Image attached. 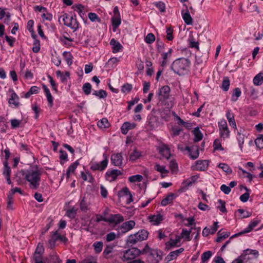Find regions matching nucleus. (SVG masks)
Here are the masks:
<instances>
[{
	"label": "nucleus",
	"mask_w": 263,
	"mask_h": 263,
	"mask_svg": "<svg viewBox=\"0 0 263 263\" xmlns=\"http://www.w3.org/2000/svg\"><path fill=\"white\" fill-rule=\"evenodd\" d=\"M190 61L186 58H179L175 60L171 65V69L178 75H184L188 72Z\"/></svg>",
	"instance_id": "f257e3e1"
},
{
	"label": "nucleus",
	"mask_w": 263,
	"mask_h": 263,
	"mask_svg": "<svg viewBox=\"0 0 263 263\" xmlns=\"http://www.w3.org/2000/svg\"><path fill=\"white\" fill-rule=\"evenodd\" d=\"M20 173H22L23 176L25 175V178L29 183V185L31 189L36 190L39 187L41 176V173L39 170L31 171L27 173L21 170Z\"/></svg>",
	"instance_id": "f03ea898"
},
{
	"label": "nucleus",
	"mask_w": 263,
	"mask_h": 263,
	"mask_svg": "<svg viewBox=\"0 0 263 263\" xmlns=\"http://www.w3.org/2000/svg\"><path fill=\"white\" fill-rule=\"evenodd\" d=\"M142 254L147 255V261L149 263H158L162 259V252L157 249H152L146 245L142 250Z\"/></svg>",
	"instance_id": "7ed1b4c3"
},
{
	"label": "nucleus",
	"mask_w": 263,
	"mask_h": 263,
	"mask_svg": "<svg viewBox=\"0 0 263 263\" xmlns=\"http://www.w3.org/2000/svg\"><path fill=\"white\" fill-rule=\"evenodd\" d=\"M148 233L145 230H141L138 232L130 235L128 237L127 242L128 244L135 245L139 241L145 240L148 237Z\"/></svg>",
	"instance_id": "20e7f679"
},
{
	"label": "nucleus",
	"mask_w": 263,
	"mask_h": 263,
	"mask_svg": "<svg viewBox=\"0 0 263 263\" xmlns=\"http://www.w3.org/2000/svg\"><path fill=\"white\" fill-rule=\"evenodd\" d=\"M140 254H142V251L137 248H132L124 252L122 259L123 260H134Z\"/></svg>",
	"instance_id": "39448f33"
},
{
	"label": "nucleus",
	"mask_w": 263,
	"mask_h": 263,
	"mask_svg": "<svg viewBox=\"0 0 263 263\" xmlns=\"http://www.w3.org/2000/svg\"><path fill=\"white\" fill-rule=\"evenodd\" d=\"M104 159L100 163H92L90 166V169L92 171H102L105 169L107 166L108 159L106 155L103 154Z\"/></svg>",
	"instance_id": "423d86ee"
},
{
	"label": "nucleus",
	"mask_w": 263,
	"mask_h": 263,
	"mask_svg": "<svg viewBox=\"0 0 263 263\" xmlns=\"http://www.w3.org/2000/svg\"><path fill=\"white\" fill-rule=\"evenodd\" d=\"M220 134L221 138H227L230 136V130L228 129L227 122L225 120H221L218 123Z\"/></svg>",
	"instance_id": "0eeeda50"
},
{
	"label": "nucleus",
	"mask_w": 263,
	"mask_h": 263,
	"mask_svg": "<svg viewBox=\"0 0 263 263\" xmlns=\"http://www.w3.org/2000/svg\"><path fill=\"white\" fill-rule=\"evenodd\" d=\"M136 223L134 220H129L123 222L121 226L118 228V231L121 233H125L133 229L135 226Z\"/></svg>",
	"instance_id": "6e6552de"
},
{
	"label": "nucleus",
	"mask_w": 263,
	"mask_h": 263,
	"mask_svg": "<svg viewBox=\"0 0 263 263\" xmlns=\"http://www.w3.org/2000/svg\"><path fill=\"white\" fill-rule=\"evenodd\" d=\"M16 193V187L12 189L7 195V209L12 210L14 209L13 204L14 203V195Z\"/></svg>",
	"instance_id": "1a4fd4ad"
},
{
	"label": "nucleus",
	"mask_w": 263,
	"mask_h": 263,
	"mask_svg": "<svg viewBox=\"0 0 263 263\" xmlns=\"http://www.w3.org/2000/svg\"><path fill=\"white\" fill-rule=\"evenodd\" d=\"M122 174V173L121 171L118 170L107 171L105 174V178L107 181L112 182L116 180L118 176L121 175Z\"/></svg>",
	"instance_id": "9d476101"
},
{
	"label": "nucleus",
	"mask_w": 263,
	"mask_h": 263,
	"mask_svg": "<svg viewBox=\"0 0 263 263\" xmlns=\"http://www.w3.org/2000/svg\"><path fill=\"white\" fill-rule=\"evenodd\" d=\"M72 16H69L67 13H64L62 15L60 16L59 18V21H61L62 20L63 22H64V24L65 25H66L67 26L71 28H74L77 27V25H76V22L73 23V24L71 25V20H72Z\"/></svg>",
	"instance_id": "9b49d317"
},
{
	"label": "nucleus",
	"mask_w": 263,
	"mask_h": 263,
	"mask_svg": "<svg viewBox=\"0 0 263 263\" xmlns=\"http://www.w3.org/2000/svg\"><path fill=\"white\" fill-rule=\"evenodd\" d=\"M170 93V88L168 86H164L160 88L157 93L159 100H166L168 99Z\"/></svg>",
	"instance_id": "f8f14e48"
},
{
	"label": "nucleus",
	"mask_w": 263,
	"mask_h": 263,
	"mask_svg": "<svg viewBox=\"0 0 263 263\" xmlns=\"http://www.w3.org/2000/svg\"><path fill=\"white\" fill-rule=\"evenodd\" d=\"M209 166V162L207 160H199L196 164L192 166V170L194 171H204Z\"/></svg>",
	"instance_id": "ddd939ff"
},
{
	"label": "nucleus",
	"mask_w": 263,
	"mask_h": 263,
	"mask_svg": "<svg viewBox=\"0 0 263 263\" xmlns=\"http://www.w3.org/2000/svg\"><path fill=\"white\" fill-rule=\"evenodd\" d=\"M258 223H259L258 220H254V221H251L249 223L248 227L246 229H245L244 230H243L238 233L234 234V235H233L232 236H231L230 237V239L239 236L241 235H243L247 233L251 232L253 229V228L254 227H255Z\"/></svg>",
	"instance_id": "4468645a"
},
{
	"label": "nucleus",
	"mask_w": 263,
	"mask_h": 263,
	"mask_svg": "<svg viewBox=\"0 0 263 263\" xmlns=\"http://www.w3.org/2000/svg\"><path fill=\"white\" fill-rule=\"evenodd\" d=\"M111 161L112 164L116 166L121 167L123 164V157L121 153L114 154L111 156Z\"/></svg>",
	"instance_id": "2eb2a0df"
},
{
	"label": "nucleus",
	"mask_w": 263,
	"mask_h": 263,
	"mask_svg": "<svg viewBox=\"0 0 263 263\" xmlns=\"http://www.w3.org/2000/svg\"><path fill=\"white\" fill-rule=\"evenodd\" d=\"M124 217L120 214H111L108 218L107 222L110 223L117 224L124 221Z\"/></svg>",
	"instance_id": "dca6fc26"
},
{
	"label": "nucleus",
	"mask_w": 263,
	"mask_h": 263,
	"mask_svg": "<svg viewBox=\"0 0 263 263\" xmlns=\"http://www.w3.org/2000/svg\"><path fill=\"white\" fill-rule=\"evenodd\" d=\"M7 97L8 98V102L10 105H14V107H16V103L15 100L16 99V94L12 89H9L7 92Z\"/></svg>",
	"instance_id": "f3484780"
},
{
	"label": "nucleus",
	"mask_w": 263,
	"mask_h": 263,
	"mask_svg": "<svg viewBox=\"0 0 263 263\" xmlns=\"http://www.w3.org/2000/svg\"><path fill=\"white\" fill-rule=\"evenodd\" d=\"M110 44L112 46L113 53H117L123 48L121 44L115 39H112L110 42Z\"/></svg>",
	"instance_id": "a211bd4d"
},
{
	"label": "nucleus",
	"mask_w": 263,
	"mask_h": 263,
	"mask_svg": "<svg viewBox=\"0 0 263 263\" xmlns=\"http://www.w3.org/2000/svg\"><path fill=\"white\" fill-rule=\"evenodd\" d=\"M176 197V195L174 193H170L166 197L164 198L161 202V204L162 206H166L168 204L171 203L173 200Z\"/></svg>",
	"instance_id": "6ab92c4d"
},
{
	"label": "nucleus",
	"mask_w": 263,
	"mask_h": 263,
	"mask_svg": "<svg viewBox=\"0 0 263 263\" xmlns=\"http://www.w3.org/2000/svg\"><path fill=\"white\" fill-rule=\"evenodd\" d=\"M136 124L135 123L131 124L128 122H125L123 124L121 128L122 133L126 135L129 130L134 128Z\"/></svg>",
	"instance_id": "aec40b11"
},
{
	"label": "nucleus",
	"mask_w": 263,
	"mask_h": 263,
	"mask_svg": "<svg viewBox=\"0 0 263 263\" xmlns=\"http://www.w3.org/2000/svg\"><path fill=\"white\" fill-rule=\"evenodd\" d=\"M184 251L183 248H181L176 251H172L167 256L166 258L168 260H173L176 258L179 254L181 253Z\"/></svg>",
	"instance_id": "412c9836"
},
{
	"label": "nucleus",
	"mask_w": 263,
	"mask_h": 263,
	"mask_svg": "<svg viewBox=\"0 0 263 263\" xmlns=\"http://www.w3.org/2000/svg\"><path fill=\"white\" fill-rule=\"evenodd\" d=\"M182 16L184 22L187 25H191L193 23L192 18L189 13V11L187 10L186 12L182 11Z\"/></svg>",
	"instance_id": "4be33fe9"
},
{
	"label": "nucleus",
	"mask_w": 263,
	"mask_h": 263,
	"mask_svg": "<svg viewBox=\"0 0 263 263\" xmlns=\"http://www.w3.org/2000/svg\"><path fill=\"white\" fill-rule=\"evenodd\" d=\"M226 117L228 120L229 123L233 127H236V124L234 119V116L231 112L230 110H228L226 114Z\"/></svg>",
	"instance_id": "5701e85b"
},
{
	"label": "nucleus",
	"mask_w": 263,
	"mask_h": 263,
	"mask_svg": "<svg viewBox=\"0 0 263 263\" xmlns=\"http://www.w3.org/2000/svg\"><path fill=\"white\" fill-rule=\"evenodd\" d=\"M60 238H61V235L58 233V231L54 232L53 233V234L51 236V239L49 241V242L51 248L54 247L55 242L59 240Z\"/></svg>",
	"instance_id": "b1692460"
},
{
	"label": "nucleus",
	"mask_w": 263,
	"mask_h": 263,
	"mask_svg": "<svg viewBox=\"0 0 263 263\" xmlns=\"http://www.w3.org/2000/svg\"><path fill=\"white\" fill-rule=\"evenodd\" d=\"M192 132L195 136L194 139V142H198L202 140L203 135L198 127L195 128Z\"/></svg>",
	"instance_id": "393cba45"
},
{
	"label": "nucleus",
	"mask_w": 263,
	"mask_h": 263,
	"mask_svg": "<svg viewBox=\"0 0 263 263\" xmlns=\"http://www.w3.org/2000/svg\"><path fill=\"white\" fill-rule=\"evenodd\" d=\"M253 83L255 85L259 86L263 83V73H258L253 79Z\"/></svg>",
	"instance_id": "a878e982"
},
{
	"label": "nucleus",
	"mask_w": 263,
	"mask_h": 263,
	"mask_svg": "<svg viewBox=\"0 0 263 263\" xmlns=\"http://www.w3.org/2000/svg\"><path fill=\"white\" fill-rule=\"evenodd\" d=\"M56 74L58 77L61 78V80L63 83L66 82L70 76V73L68 71H66L65 73H64L61 71H57Z\"/></svg>",
	"instance_id": "bb28decb"
},
{
	"label": "nucleus",
	"mask_w": 263,
	"mask_h": 263,
	"mask_svg": "<svg viewBox=\"0 0 263 263\" xmlns=\"http://www.w3.org/2000/svg\"><path fill=\"white\" fill-rule=\"evenodd\" d=\"M149 219L155 225L158 224L163 220L162 216L160 214L150 216Z\"/></svg>",
	"instance_id": "cd10ccee"
},
{
	"label": "nucleus",
	"mask_w": 263,
	"mask_h": 263,
	"mask_svg": "<svg viewBox=\"0 0 263 263\" xmlns=\"http://www.w3.org/2000/svg\"><path fill=\"white\" fill-rule=\"evenodd\" d=\"M111 22L113 26L114 31H116L117 28H118L121 23V18L120 16H113L111 18Z\"/></svg>",
	"instance_id": "c85d7f7f"
},
{
	"label": "nucleus",
	"mask_w": 263,
	"mask_h": 263,
	"mask_svg": "<svg viewBox=\"0 0 263 263\" xmlns=\"http://www.w3.org/2000/svg\"><path fill=\"white\" fill-rule=\"evenodd\" d=\"M40 88L36 86H32L29 90L25 94V97L26 98H29L31 95L37 94L39 92Z\"/></svg>",
	"instance_id": "c756f323"
},
{
	"label": "nucleus",
	"mask_w": 263,
	"mask_h": 263,
	"mask_svg": "<svg viewBox=\"0 0 263 263\" xmlns=\"http://www.w3.org/2000/svg\"><path fill=\"white\" fill-rule=\"evenodd\" d=\"M230 233L229 232H221V230L219 231L217 233V238L216 239V242H220L223 239L228 237L230 235Z\"/></svg>",
	"instance_id": "7c9ffc66"
},
{
	"label": "nucleus",
	"mask_w": 263,
	"mask_h": 263,
	"mask_svg": "<svg viewBox=\"0 0 263 263\" xmlns=\"http://www.w3.org/2000/svg\"><path fill=\"white\" fill-rule=\"evenodd\" d=\"M181 237L179 236L176 237V238L174 240L172 239H170V241L166 243V248L168 249H170L172 247H175L177 244L180 241Z\"/></svg>",
	"instance_id": "2f4dec72"
},
{
	"label": "nucleus",
	"mask_w": 263,
	"mask_h": 263,
	"mask_svg": "<svg viewBox=\"0 0 263 263\" xmlns=\"http://www.w3.org/2000/svg\"><path fill=\"white\" fill-rule=\"evenodd\" d=\"M79 164V163L78 161H76L75 162L72 163L68 167L67 172H66V176L67 178H69L70 174L71 173H73L76 168L77 167L78 165Z\"/></svg>",
	"instance_id": "473e14b6"
},
{
	"label": "nucleus",
	"mask_w": 263,
	"mask_h": 263,
	"mask_svg": "<svg viewBox=\"0 0 263 263\" xmlns=\"http://www.w3.org/2000/svg\"><path fill=\"white\" fill-rule=\"evenodd\" d=\"M96 253H100L103 249V243L102 241H96L92 245Z\"/></svg>",
	"instance_id": "72a5a7b5"
},
{
	"label": "nucleus",
	"mask_w": 263,
	"mask_h": 263,
	"mask_svg": "<svg viewBox=\"0 0 263 263\" xmlns=\"http://www.w3.org/2000/svg\"><path fill=\"white\" fill-rule=\"evenodd\" d=\"M141 153L137 151V149H135L133 152L130 154L129 160L132 161H135L138 159L141 156Z\"/></svg>",
	"instance_id": "f704fd0d"
},
{
	"label": "nucleus",
	"mask_w": 263,
	"mask_h": 263,
	"mask_svg": "<svg viewBox=\"0 0 263 263\" xmlns=\"http://www.w3.org/2000/svg\"><path fill=\"white\" fill-rule=\"evenodd\" d=\"M65 60L68 65H71L72 63V55L69 52L65 51L63 53Z\"/></svg>",
	"instance_id": "c9c22d12"
},
{
	"label": "nucleus",
	"mask_w": 263,
	"mask_h": 263,
	"mask_svg": "<svg viewBox=\"0 0 263 263\" xmlns=\"http://www.w3.org/2000/svg\"><path fill=\"white\" fill-rule=\"evenodd\" d=\"M11 168L8 166V162H4V169L3 174L5 177L10 176L11 174Z\"/></svg>",
	"instance_id": "e433bc0d"
},
{
	"label": "nucleus",
	"mask_w": 263,
	"mask_h": 263,
	"mask_svg": "<svg viewBox=\"0 0 263 263\" xmlns=\"http://www.w3.org/2000/svg\"><path fill=\"white\" fill-rule=\"evenodd\" d=\"M97 125L101 128H105L109 126V123L106 118H103L98 122Z\"/></svg>",
	"instance_id": "4c0bfd02"
},
{
	"label": "nucleus",
	"mask_w": 263,
	"mask_h": 263,
	"mask_svg": "<svg viewBox=\"0 0 263 263\" xmlns=\"http://www.w3.org/2000/svg\"><path fill=\"white\" fill-rule=\"evenodd\" d=\"M212 253L211 251L204 252L201 255L202 263H206L208 259L212 256Z\"/></svg>",
	"instance_id": "58836bf2"
},
{
	"label": "nucleus",
	"mask_w": 263,
	"mask_h": 263,
	"mask_svg": "<svg viewBox=\"0 0 263 263\" xmlns=\"http://www.w3.org/2000/svg\"><path fill=\"white\" fill-rule=\"evenodd\" d=\"M77 209L74 207H72L71 209L67 211L66 215L70 218H74L77 215Z\"/></svg>",
	"instance_id": "ea45409f"
},
{
	"label": "nucleus",
	"mask_w": 263,
	"mask_h": 263,
	"mask_svg": "<svg viewBox=\"0 0 263 263\" xmlns=\"http://www.w3.org/2000/svg\"><path fill=\"white\" fill-rule=\"evenodd\" d=\"M218 167L221 168L227 174H230L232 172V170L230 167L226 163H219Z\"/></svg>",
	"instance_id": "a19ab883"
},
{
	"label": "nucleus",
	"mask_w": 263,
	"mask_h": 263,
	"mask_svg": "<svg viewBox=\"0 0 263 263\" xmlns=\"http://www.w3.org/2000/svg\"><path fill=\"white\" fill-rule=\"evenodd\" d=\"M82 90L86 95H89L91 90V84L89 83H85L82 87Z\"/></svg>",
	"instance_id": "79ce46f5"
},
{
	"label": "nucleus",
	"mask_w": 263,
	"mask_h": 263,
	"mask_svg": "<svg viewBox=\"0 0 263 263\" xmlns=\"http://www.w3.org/2000/svg\"><path fill=\"white\" fill-rule=\"evenodd\" d=\"M191 231H187L185 229H183L182 231V233H181V236H180L181 238H185L187 241H190L191 240L190 238V234Z\"/></svg>",
	"instance_id": "37998d69"
},
{
	"label": "nucleus",
	"mask_w": 263,
	"mask_h": 263,
	"mask_svg": "<svg viewBox=\"0 0 263 263\" xmlns=\"http://www.w3.org/2000/svg\"><path fill=\"white\" fill-rule=\"evenodd\" d=\"M163 152H166V158L168 159L171 154L169 148L166 145H163L160 149V153L163 154Z\"/></svg>",
	"instance_id": "c03bdc74"
},
{
	"label": "nucleus",
	"mask_w": 263,
	"mask_h": 263,
	"mask_svg": "<svg viewBox=\"0 0 263 263\" xmlns=\"http://www.w3.org/2000/svg\"><path fill=\"white\" fill-rule=\"evenodd\" d=\"M241 90L239 88H235L234 93L232 97V100L234 102L236 101L238 99V98L241 95Z\"/></svg>",
	"instance_id": "a18cd8bd"
},
{
	"label": "nucleus",
	"mask_w": 263,
	"mask_h": 263,
	"mask_svg": "<svg viewBox=\"0 0 263 263\" xmlns=\"http://www.w3.org/2000/svg\"><path fill=\"white\" fill-rule=\"evenodd\" d=\"M142 179L143 177L141 175H136L128 178V180L130 182H135L136 181L140 182L142 181Z\"/></svg>",
	"instance_id": "49530a36"
},
{
	"label": "nucleus",
	"mask_w": 263,
	"mask_h": 263,
	"mask_svg": "<svg viewBox=\"0 0 263 263\" xmlns=\"http://www.w3.org/2000/svg\"><path fill=\"white\" fill-rule=\"evenodd\" d=\"M199 178V175H194L191 177L190 178L187 179L186 181V186H189L191 185L193 183H195L197 179Z\"/></svg>",
	"instance_id": "de8ad7c7"
},
{
	"label": "nucleus",
	"mask_w": 263,
	"mask_h": 263,
	"mask_svg": "<svg viewBox=\"0 0 263 263\" xmlns=\"http://www.w3.org/2000/svg\"><path fill=\"white\" fill-rule=\"evenodd\" d=\"M157 8H158L161 12L165 11V4L162 2H155L153 4Z\"/></svg>",
	"instance_id": "09e8293b"
},
{
	"label": "nucleus",
	"mask_w": 263,
	"mask_h": 263,
	"mask_svg": "<svg viewBox=\"0 0 263 263\" xmlns=\"http://www.w3.org/2000/svg\"><path fill=\"white\" fill-rule=\"evenodd\" d=\"M166 39L168 41H172L174 39L173 35V29L172 27H168L166 28Z\"/></svg>",
	"instance_id": "8fccbe9b"
},
{
	"label": "nucleus",
	"mask_w": 263,
	"mask_h": 263,
	"mask_svg": "<svg viewBox=\"0 0 263 263\" xmlns=\"http://www.w3.org/2000/svg\"><path fill=\"white\" fill-rule=\"evenodd\" d=\"M255 143L257 147L263 148V134L260 135V137L255 140Z\"/></svg>",
	"instance_id": "3c124183"
},
{
	"label": "nucleus",
	"mask_w": 263,
	"mask_h": 263,
	"mask_svg": "<svg viewBox=\"0 0 263 263\" xmlns=\"http://www.w3.org/2000/svg\"><path fill=\"white\" fill-rule=\"evenodd\" d=\"M93 95L99 97L100 98H104L107 96L106 92L102 89L99 91H95Z\"/></svg>",
	"instance_id": "603ef678"
},
{
	"label": "nucleus",
	"mask_w": 263,
	"mask_h": 263,
	"mask_svg": "<svg viewBox=\"0 0 263 263\" xmlns=\"http://www.w3.org/2000/svg\"><path fill=\"white\" fill-rule=\"evenodd\" d=\"M155 168L161 174H167L168 172V171L165 169V167L164 166H161L158 164L155 165Z\"/></svg>",
	"instance_id": "864d4df0"
},
{
	"label": "nucleus",
	"mask_w": 263,
	"mask_h": 263,
	"mask_svg": "<svg viewBox=\"0 0 263 263\" xmlns=\"http://www.w3.org/2000/svg\"><path fill=\"white\" fill-rule=\"evenodd\" d=\"M155 40V36L152 33H149L146 35L145 41L147 44H151Z\"/></svg>",
	"instance_id": "5fc2aeb1"
},
{
	"label": "nucleus",
	"mask_w": 263,
	"mask_h": 263,
	"mask_svg": "<svg viewBox=\"0 0 263 263\" xmlns=\"http://www.w3.org/2000/svg\"><path fill=\"white\" fill-rule=\"evenodd\" d=\"M230 86V81L228 78H225L222 81V88L224 91H228Z\"/></svg>",
	"instance_id": "6e6d98bb"
},
{
	"label": "nucleus",
	"mask_w": 263,
	"mask_h": 263,
	"mask_svg": "<svg viewBox=\"0 0 263 263\" xmlns=\"http://www.w3.org/2000/svg\"><path fill=\"white\" fill-rule=\"evenodd\" d=\"M218 202L220 204V206H217V208L222 213H226L227 209L226 208V202L221 199H219Z\"/></svg>",
	"instance_id": "4d7b16f0"
},
{
	"label": "nucleus",
	"mask_w": 263,
	"mask_h": 263,
	"mask_svg": "<svg viewBox=\"0 0 263 263\" xmlns=\"http://www.w3.org/2000/svg\"><path fill=\"white\" fill-rule=\"evenodd\" d=\"M88 205L86 201L85 200L84 198L81 201L80 203V209L82 211L86 212L88 210Z\"/></svg>",
	"instance_id": "13d9d810"
},
{
	"label": "nucleus",
	"mask_w": 263,
	"mask_h": 263,
	"mask_svg": "<svg viewBox=\"0 0 263 263\" xmlns=\"http://www.w3.org/2000/svg\"><path fill=\"white\" fill-rule=\"evenodd\" d=\"M244 139H245V135L243 134H241L240 132L238 133V137H237V140L238 142V144L239 145V147L241 149H242V145L244 143Z\"/></svg>",
	"instance_id": "bf43d9fd"
},
{
	"label": "nucleus",
	"mask_w": 263,
	"mask_h": 263,
	"mask_svg": "<svg viewBox=\"0 0 263 263\" xmlns=\"http://www.w3.org/2000/svg\"><path fill=\"white\" fill-rule=\"evenodd\" d=\"M237 212L240 214V217L241 218H245L250 217L251 215V213L247 211L245 212L244 210L238 209Z\"/></svg>",
	"instance_id": "052dcab7"
},
{
	"label": "nucleus",
	"mask_w": 263,
	"mask_h": 263,
	"mask_svg": "<svg viewBox=\"0 0 263 263\" xmlns=\"http://www.w3.org/2000/svg\"><path fill=\"white\" fill-rule=\"evenodd\" d=\"M133 88V86L130 84L126 83L125 84L121 89V91L123 93L129 92Z\"/></svg>",
	"instance_id": "680f3d73"
},
{
	"label": "nucleus",
	"mask_w": 263,
	"mask_h": 263,
	"mask_svg": "<svg viewBox=\"0 0 263 263\" xmlns=\"http://www.w3.org/2000/svg\"><path fill=\"white\" fill-rule=\"evenodd\" d=\"M130 195V198H132V195L129 191L128 189L126 187H124L122 190L118 192L119 196H123L124 195Z\"/></svg>",
	"instance_id": "e2e57ef3"
},
{
	"label": "nucleus",
	"mask_w": 263,
	"mask_h": 263,
	"mask_svg": "<svg viewBox=\"0 0 263 263\" xmlns=\"http://www.w3.org/2000/svg\"><path fill=\"white\" fill-rule=\"evenodd\" d=\"M88 17L92 22L98 21V22H100L101 21L100 18L95 13L90 12L88 13Z\"/></svg>",
	"instance_id": "0e129e2a"
},
{
	"label": "nucleus",
	"mask_w": 263,
	"mask_h": 263,
	"mask_svg": "<svg viewBox=\"0 0 263 263\" xmlns=\"http://www.w3.org/2000/svg\"><path fill=\"white\" fill-rule=\"evenodd\" d=\"M119 61V60L117 58H112L108 61L107 64L111 67H114Z\"/></svg>",
	"instance_id": "69168bd1"
},
{
	"label": "nucleus",
	"mask_w": 263,
	"mask_h": 263,
	"mask_svg": "<svg viewBox=\"0 0 263 263\" xmlns=\"http://www.w3.org/2000/svg\"><path fill=\"white\" fill-rule=\"evenodd\" d=\"M214 150H223L222 147L220 140L219 139H216L214 142Z\"/></svg>",
	"instance_id": "338daca9"
},
{
	"label": "nucleus",
	"mask_w": 263,
	"mask_h": 263,
	"mask_svg": "<svg viewBox=\"0 0 263 263\" xmlns=\"http://www.w3.org/2000/svg\"><path fill=\"white\" fill-rule=\"evenodd\" d=\"M164 47V44L162 42L160 41V40L157 38V48L159 52H161Z\"/></svg>",
	"instance_id": "774afa93"
}]
</instances>
